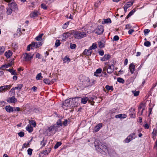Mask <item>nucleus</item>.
Masks as SVG:
<instances>
[{"label": "nucleus", "mask_w": 157, "mask_h": 157, "mask_svg": "<svg viewBox=\"0 0 157 157\" xmlns=\"http://www.w3.org/2000/svg\"><path fill=\"white\" fill-rule=\"evenodd\" d=\"M29 124L31 125V124L34 127L36 125V122L33 120H29Z\"/></svg>", "instance_id": "nucleus-40"}, {"label": "nucleus", "mask_w": 157, "mask_h": 157, "mask_svg": "<svg viewBox=\"0 0 157 157\" xmlns=\"http://www.w3.org/2000/svg\"><path fill=\"white\" fill-rule=\"evenodd\" d=\"M43 82L45 84L50 85L51 84V81L48 78L44 79Z\"/></svg>", "instance_id": "nucleus-41"}, {"label": "nucleus", "mask_w": 157, "mask_h": 157, "mask_svg": "<svg viewBox=\"0 0 157 157\" xmlns=\"http://www.w3.org/2000/svg\"><path fill=\"white\" fill-rule=\"evenodd\" d=\"M38 12L36 10L34 11V12L30 14V16L32 18H35L38 16Z\"/></svg>", "instance_id": "nucleus-20"}, {"label": "nucleus", "mask_w": 157, "mask_h": 157, "mask_svg": "<svg viewBox=\"0 0 157 157\" xmlns=\"http://www.w3.org/2000/svg\"><path fill=\"white\" fill-rule=\"evenodd\" d=\"M119 37L117 35L115 36L113 38V40L117 41L119 40Z\"/></svg>", "instance_id": "nucleus-56"}, {"label": "nucleus", "mask_w": 157, "mask_h": 157, "mask_svg": "<svg viewBox=\"0 0 157 157\" xmlns=\"http://www.w3.org/2000/svg\"><path fill=\"white\" fill-rule=\"evenodd\" d=\"M41 7L44 10H46L47 8V6L44 3L41 4Z\"/></svg>", "instance_id": "nucleus-50"}, {"label": "nucleus", "mask_w": 157, "mask_h": 157, "mask_svg": "<svg viewBox=\"0 0 157 157\" xmlns=\"http://www.w3.org/2000/svg\"><path fill=\"white\" fill-rule=\"evenodd\" d=\"M104 31V27L101 25L97 26V28L94 30L95 33L98 35H101L102 34Z\"/></svg>", "instance_id": "nucleus-4"}, {"label": "nucleus", "mask_w": 157, "mask_h": 157, "mask_svg": "<svg viewBox=\"0 0 157 157\" xmlns=\"http://www.w3.org/2000/svg\"><path fill=\"white\" fill-rule=\"evenodd\" d=\"M12 54L13 53L11 51L8 50V51L5 52V56L7 58H8L12 55Z\"/></svg>", "instance_id": "nucleus-22"}, {"label": "nucleus", "mask_w": 157, "mask_h": 157, "mask_svg": "<svg viewBox=\"0 0 157 157\" xmlns=\"http://www.w3.org/2000/svg\"><path fill=\"white\" fill-rule=\"evenodd\" d=\"M56 125H57L56 126L58 128H59L60 126H62L63 124L62 121L60 119H58L56 122V124H55Z\"/></svg>", "instance_id": "nucleus-23"}, {"label": "nucleus", "mask_w": 157, "mask_h": 157, "mask_svg": "<svg viewBox=\"0 0 157 157\" xmlns=\"http://www.w3.org/2000/svg\"><path fill=\"white\" fill-rule=\"evenodd\" d=\"M85 81L84 82V84L86 87L91 86L93 84L94 81L93 80L90 81L88 77H85Z\"/></svg>", "instance_id": "nucleus-5"}, {"label": "nucleus", "mask_w": 157, "mask_h": 157, "mask_svg": "<svg viewBox=\"0 0 157 157\" xmlns=\"http://www.w3.org/2000/svg\"><path fill=\"white\" fill-rule=\"evenodd\" d=\"M26 130L28 131L29 132H30L33 131V128L31 126L30 124H28L26 128Z\"/></svg>", "instance_id": "nucleus-26"}, {"label": "nucleus", "mask_w": 157, "mask_h": 157, "mask_svg": "<svg viewBox=\"0 0 157 157\" xmlns=\"http://www.w3.org/2000/svg\"><path fill=\"white\" fill-rule=\"evenodd\" d=\"M85 81L84 82V84L86 87L91 86L93 84L94 81L93 80L90 81L88 77H85Z\"/></svg>", "instance_id": "nucleus-7"}, {"label": "nucleus", "mask_w": 157, "mask_h": 157, "mask_svg": "<svg viewBox=\"0 0 157 157\" xmlns=\"http://www.w3.org/2000/svg\"><path fill=\"white\" fill-rule=\"evenodd\" d=\"M7 101L10 103H14L17 101V100L16 99H9Z\"/></svg>", "instance_id": "nucleus-33"}, {"label": "nucleus", "mask_w": 157, "mask_h": 157, "mask_svg": "<svg viewBox=\"0 0 157 157\" xmlns=\"http://www.w3.org/2000/svg\"><path fill=\"white\" fill-rule=\"evenodd\" d=\"M151 45V42L149 41H146L144 43V45L147 47H149Z\"/></svg>", "instance_id": "nucleus-42"}, {"label": "nucleus", "mask_w": 157, "mask_h": 157, "mask_svg": "<svg viewBox=\"0 0 157 157\" xmlns=\"http://www.w3.org/2000/svg\"><path fill=\"white\" fill-rule=\"evenodd\" d=\"M143 108L145 109L144 105L143 104H141L140 105L138 108L139 113H140V111L141 110V109H143Z\"/></svg>", "instance_id": "nucleus-44"}, {"label": "nucleus", "mask_w": 157, "mask_h": 157, "mask_svg": "<svg viewBox=\"0 0 157 157\" xmlns=\"http://www.w3.org/2000/svg\"><path fill=\"white\" fill-rule=\"evenodd\" d=\"M114 67V65L113 64H112L111 65L109 66L107 70V72L110 74L113 71Z\"/></svg>", "instance_id": "nucleus-15"}, {"label": "nucleus", "mask_w": 157, "mask_h": 157, "mask_svg": "<svg viewBox=\"0 0 157 157\" xmlns=\"http://www.w3.org/2000/svg\"><path fill=\"white\" fill-rule=\"evenodd\" d=\"M98 47L100 48H102L104 47V44L101 41H100L98 43Z\"/></svg>", "instance_id": "nucleus-32"}, {"label": "nucleus", "mask_w": 157, "mask_h": 157, "mask_svg": "<svg viewBox=\"0 0 157 157\" xmlns=\"http://www.w3.org/2000/svg\"><path fill=\"white\" fill-rule=\"evenodd\" d=\"M9 7L13 9L14 11H17L18 10L17 5L14 2H12L10 3L9 4Z\"/></svg>", "instance_id": "nucleus-9"}, {"label": "nucleus", "mask_w": 157, "mask_h": 157, "mask_svg": "<svg viewBox=\"0 0 157 157\" xmlns=\"http://www.w3.org/2000/svg\"><path fill=\"white\" fill-rule=\"evenodd\" d=\"M126 117V115L125 114H121L115 116L116 118H124Z\"/></svg>", "instance_id": "nucleus-24"}, {"label": "nucleus", "mask_w": 157, "mask_h": 157, "mask_svg": "<svg viewBox=\"0 0 157 157\" xmlns=\"http://www.w3.org/2000/svg\"><path fill=\"white\" fill-rule=\"evenodd\" d=\"M133 14L131 13L130 12L128 14V15H127L126 17L125 18V19H128Z\"/></svg>", "instance_id": "nucleus-62"}, {"label": "nucleus", "mask_w": 157, "mask_h": 157, "mask_svg": "<svg viewBox=\"0 0 157 157\" xmlns=\"http://www.w3.org/2000/svg\"><path fill=\"white\" fill-rule=\"evenodd\" d=\"M61 144V143L60 142H58L57 144L54 146V148L55 149L57 148Z\"/></svg>", "instance_id": "nucleus-48"}, {"label": "nucleus", "mask_w": 157, "mask_h": 157, "mask_svg": "<svg viewBox=\"0 0 157 157\" xmlns=\"http://www.w3.org/2000/svg\"><path fill=\"white\" fill-rule=\"evenodd\" d=\"M128 63V59H125L124 61V65L126 66V65H127Z\"/></svg>", "instance_id": "nucleus-64"}, {"label": "nucleus", "mask_w": 157, "mask_h": 157, "mask_svg": "<svg viewBox=\"0 0 157 157\" xmlns=\"http://www.w3.org/2000/svg\"><path fill=\"white\" fill-rule=\"evenodd\" d=\"M60 42L59 40H56L55 44V47L56 48L59 46L60 44Z\"/></svg>", "instance_id": "nucleus-39"}, {"label": "nucleus", "mask_w": 157, "mask_h": 157, "mask_svg": "<svg viewBox=\"0 0 157 157\" xmlns=\"http://www.w3.org/2000/svg\"><path fill=\"white\" fill-rule=\"evenodd\" d=\"M92 52V50H90V48H89L88 49H85L83 52V53L84 55H85L87 56H89L91 54Z\"/></svg>", "instance_id": "nucleus-19"}, {"label": "nucleus", "mask_w": 157, "mask_h": 157, "mask_svg": "<svg viewBox=\"0 0 157 157\" xmlns=\"http://www.w3.org/2000/svg\"><path fill=\"white\" fill-rule=\"evenodd\" d=\"M11 74L12 75H17V74L15 70H13V71H12V73H11Z\"/></svg>", "instance_id": "nucleus-63"}, {"label": "nucleus", "mask_w": 157, "mask_h": 157, "mask_svg": "<svg viewBox=\"0 0 157 157\" xmlns=\"http://www.w3.org/2000/svg\"><path fill=\"white\" fill-rule=\"evenodd\" d=\"M135 135V133H132L130 134L126 139H125L124 140L125 142L126 143H129L133 139V136Z\"/></svg>", "instance_id": "nucleus-11"}, {"label": "nucleus", "mask_w": 157, "mask_h": 157, "mask_svg": "<svg viewBox=\"0 0 157 157\" xmlns=\"http://www.w3.org/2000/svg\"><path fill=\"white\" fill-rule=\"evenodd\" d=\"M101 127L102 124L101 123H99L98 124V125L95 127L94 129L95 132H98Z\"/></svg>", "instance_id": "nucleus-27"}, {"label": "nucleus", "mask_w": 157, "mask_h": 157, "mask_svg": "<svg viewBox=\"0 0 157 157\" xmlns=\"http://www.w3.org/2000/svg\"><path fill=\"white\" fill-rule=\"evenodd\" d=\"M33 55H31L30 53H25L24 55V58L26 61H30L33 58Z\"/></svg>", "instance_id": "nucleus-10"}, {"label": "nucleus", "mask_w": 157, "mask_h": 157, "mask_svg": "<svg viewBox=\"0 0 157 157\" xmlns=\"http://www.w3.org/2000/svg\"><path fill=\"white\" fill-rule=\"evenodd\" d=\"M135 109L131 108L129 110V111L131 112H132V113L129 114L130 116L131 117L134 118L135 116Z\"/></svg>", "instance_id": "nucleus-21"}, {"label": "nucleus", "mask_w": 157, "mask_h": 157, "mask_svg": "<svg viewBox=\"0 0 157 157\" xmlns=\"http://www.w3.org/2000/svg\"><path fill=\"white\" fill-rule=\"evenodd\" d=\"M105 88L108 90H113V88L112 86H109V85H106L105 87Z\"/></svg>", "instance_id": "nucleus-36"}, {"label": "nucleus", "mask_w": 157, "mask_h": 157, "mask_svg": "<svg viewBox=\"0 0 157 157\" xmlns=\"http://www.w3.org/2000/svg\"><path fill=\"white\" fill-rule=\"evenodd\" d=\"M43 35V33H41V34H39L38 36H37L35 38L36 40L37 41L40 40V39H41Z\"/></svg>", "instance_id": "nucleus-31"}, {"label": "nucleus", "mask_w": 157, "mask_h": 157, "mask_svg": "<svg viewBox=\"0 0 157 157\" xmlns=\"http://www.w3.org/2000/svg\"><path fill=\"white\" fill-rule=\"evenodd\" d=\"M102 70L101 68H99L96 70L95 72L94 73V75L97 76L98 75H96L97 74H100L101 73Z\"/></svg>", "instance_id": "nucleus-30"}, {"label": "nucleus", "mask_w": 157, "mask_h": 157, "mask_svg": "<svg viewBox=\"0 0 157 157\" xmlns=\"http://www.w3.org/2000/svg\"><path fill=\"white\" fill-rule=\"evenodd\" d=\"M71 35L76 39H80L87 36V34L84 32H81L76 30H72L71 32Z\"/></svg>", "instance_id": "nucleus-2"}, {"label": "nucleus", "mask_w": 157, "mask_h": 157, "mask_svg": "<svg viewBox=\"0 0 157 157\" xmlns=\"http://www.w3.org/2000/svg\"><path fill=\"white\" fill-rule=\"evenodd\" d=\"M5 48L3 46H0V55H1L4 52Z\"/></svg>", "instance_id": "nucleus-43"}, {"label": "nucleus", "mask_w": 157, "mask_h": 157, "mask_svg": "<svg viewBox=\"0 0 157 157\" xmlns=\"http://www.w3.org/2000/svg\"><path fill=\"white\" fill-rule=\"evenodd\" d=\"M33 150L31 148H29L28 150H27V152L28 154L31 155H32V152Z\"/></svg>", "instance_id": "nucleus-54"}, {"label": "nucleus", "mask_w": 157, "mask_h": 157, "mask_svg": "<svg viewBox=\"0 0 157 157\" xmlns=\"http://www.w3.org/2000/svg\"><path fill=\"white\" fill-rule=\"evenodd\" d=\"M9 67V66H8V64H5L2 66L1 68H8Z\"/></svg>", "instance_id": "nucleus-59"}, {"label": "nucleus", "mask_w": 157, "mask_h": 157, "mask_svg": "<svg viewBox=\"0 0 157 157\" xmlns=\"http://www.w3.org/2000/svg\"><path fill=\"white\" fill-rule=\"evenodd\" d=\"M98 52L99 53V55L101 56H102L104 55V52L103 50H101L99 51H98Z\"/></svg>", "instance_id": "nucleus-58"}, {"label": "nucleus", "mask_w": 157, "mask_h": 157, "mask_svg": "<svg viewBox=\"0 0 157 157\" xmlns=\"http://www.w3.org/2000/svg\"><path fill=\"white\" fill-rule=\"evenodd\" d=\"M139 91H135L134 92H133L134 94V95L135 96H137L139 95Z\"/></svg>", "instance_id": "nucleus-57"}, {"label": "nucleus", "mask_w": 157, "mask_h": 157, "mask_svg": "<svg viewBox=\"0 0 157 157\" xmlns=\"http://www.w3.org/2000/svg\"><path fill=\"white\" fill-rule=\"evenodd\" d=\"M94 146L96 150L102 154H104L108 151V150L106 146L102 144L98 140H96L94 142Z\"/></svg>", "instance_id": "nucleus-1"}, {"label": "nucleus", "mask_w": 157, "mask_h": 157, "mask_svg": "<svg viewBox=\"0 0 157 157\" xmlns=\"http://www.w3.org/2000/svg\"><path fill=\"white\" fill-rule=\"evenodd\" d=\"M18 135L21 137H23L24 136V133L23 132H20L18 133Z\"/></svg>", "instance_id": "nucleus-55"}, {"label": "nucleus", "mask_w": 157, "mask_h": 157, "mask_svg": "<svg viewBox=\"0 0 157 157\" xmlns=\"http://www.w3.org/2000/svg\"><path fill=\"white\" fill-rule=\"evenodd\" d=\"M55 124L49 127H48V129L46 130L45 133L47 135H49L50 134V132L54 131L55 132L57 131L58 128Z\"/></svg>", "instance_id": "nucleus-3"}, {"label": "nucleus", "mask_w": 157, "mask_h": 157, "mask_svg": "<svg viewBox=\"0 0 157 157\" xmlns=\"http://www.w3.org/2000/svg\"><path fill=\"white\" fill-rule=\"evenodd\" d=\"M111 22V21L110 18L105 19H104V23H110Z\"/></svg>", "instance_id": "nucleus-38"}, {"label": "nucleus", "mask_w": 157, "mask_h": 157, "mask_svg": "<svg viewBox=\"0 0 157 157\" xmlns=\"http://www.w3.org/2000/svg\"><path fill=\"white\" fill-rule=\"evenodd\" d=\"M117 81L121 83H123L124 82V79L120 77H119L117 78Z\"/></svg>", "instance_id": "nucleus-37"}, {"label": "nucleus", "mask_w": 157, "mask_h": 157, "mask_svg": "<svg viewBox=\"0 0 157 157\" xmlns=\"http://www.w3.org/2000/svg\"><path fill=\"white\" fill-rule=\"evenodd\" d=\"M97 46L96 44L93 43L92 45L89 47L90 50H92V49H95L97 48Z\"/></svg>", "instance_id": "nucleus-29"}, {"label": "nucleus", "mask_w": 157, "mask_h": 157, "mask_svg": "<svg viewBox=\"0 0 157 157\" xmlns=\"http://www.w3.org/2000/svg\"><path fill=\"white\" fill-rule=\"evenodd\" d=\"M94 99H90L88 100V99H82L81 102L83 104H85L88 101L89 102H90L91 105H93L94 102L93 101Z\"/></svg>", "instance_id": "nucleus-13"}, {"label": "nucleus", "mask_w": 157, "mask_h": 157, "mask_svg": "<svg viewBox=\"0 0 157 157\" xmlns=\"http://www.w3.org/2000/svg\"><path fill=\"white\" fill-rule=\"evenodd\" d=\"M11 86L12 85H11L3 86V87H4L5 90L6 89H10Z\"/></svg>", "instance_id": "nucleus-51"}, {"label": "nucleus", "mask_w": 157, "mask_h": 157, "mask_svg": "<svg viewBox=\"0 0 157 157\" xmlns=\"http://www.w3.org/2000/svg\"><path fill=\"white\" fill-rule=\"evenodd\" d=\"M23 87V85L22 84H17V86L14 87V88L16 90H20Z\"/></svg>", "instance_id": "nucleus-28"}, {"label": "nucleus", "mask_w": 157, "mask_h": 157, "mask_svg": "<svg viewBox=\"0 0 157 157\" xmlns=\"http://www.w3.org/2000/svg\"><path fill=\"white\" fill-rule=\"evenodd\" d=\"M85 81L84 82V84L86 87L91 86L93 84L94 81L93 80L90 81L88 77H85Z\"/></svg>", "instance_id": "nucleus-6"}, {"label": "nucleus", "mask_w": 157, "mask_h": 157, "mask_svg": "<svg viewBox=\"0 0 157 157\" xmlns=\"http://www.w3.org/2000/svg\"><path fill=\"white\" fill-rule=\"evenodd\" d=\"M13 10L10 7L7 8L6 13L8 15H10L12 12Z\"/></svg>", "instance_id": "nucleus-34"}, {"label": "nucleus", "mask_w": 157, "mask_h": 157, "mask_svg": "<svg viewBox=\"0 0 157 157\" xmlns=\"http://www.w3.org/2000/svg\"><path fill=\"white\" fill-rule=\"evenodd\" d=\"M31 44L33 49L35 48H39L42 45L41 42H33Z\"/></svg>", "instance_id": "nucleus-12"}, {"label": "nucleus", "mask_w": 157, "mask_h": 157, "mask_svg": "<svg viewBox=\"0 0 157 157\" xmlns=\"http://www.w3.org/2000/svg\"><path fill=\"white\" fill-rule=\"evenodd\" d=\"M70 48L71 49H74L76 48V45L75 44H72L71 43L70 44Z\"/></svg>", "instance_id": "nucleus-46"}, {"label": "nucleus", "mask_w": 157, "mask_h": 157, "mask_svg": "<svg viewBox=\"0 0 157 157\" xmlns=\"http://www.w3.org/2000/svg\"><path fill=\"white\" fill-rule=\"evenodd\" d=\"M43 77L41 76V73H38L36 76V79L37 80H39L41 78H42Z\"/></svg>", "instance_id": "nucleus-35"}, {"label": "nucleus", "mask_w": 157, "mask_h": 157, "mask_svg": "<svg viewBox=\"0 0 157 157\" xmlns=\"http://www.w3.org/2000/svg\"><path fill=\"white\" fill-rule=\"evenodd\" d=\"M134 30L133 29H130L128 31V33L130 34H132V33H133V32H134Z\"/></svg>", "instance_id": "nucleus-60"}, {"label": "nucleus", "mask_w": 157, "mask_h": 157, "mask_svg": "<svg viewBox=\"0 0 157 157\" xmlns=\"http://www.w3.org/2000/svg\"><path fill=\"white\" fill-rule=\"evenodd\" d=\"M71 35V33L67 32L63 33L62 35V40L64 41L66 40V39L70 37Z\"/></svg>", "instance_id": "nucleus-16"}, {"label": "nucleus", "mask_w": 157, "mask_h": 157, "mask_svg": "<svg viewBox=\"0 0 157 157\" xmlns=\"http://www.w3.org/2000/svg\"><path fill=\"white\" fill-rule=\"evenodd\" d=\"M5 109L7 112L9 113L13 112V107L10 106V105L6 106L5 107Z\"/></svg>", "instance_id": "nucleus-18"}, {"label": "nucleus", "mask_w": 157, "mask_h": 157, "mask_svg": "<svg viewBox=\"0 0 157 157\" xmlns=\"http://www.w3.org/2000/svg\"><path fill=\"white\" fill-rule=\"evenodd\" d=\"M30 47H31V48L32 49H33V47L32 46V45L31 44V43L29 44L27 47V50L28 51H29L30 50Z\"/></svg>", "instance_id": "nucleus-53"}, {"label": "nucleus", "mask_w": 157, "mask_h": 157, "mask_svg": "<svg viewBox=\"0 0 157 157\" xmlns=\"http://www.w3.org/2000/svg\"><path fill=\"white\" fill-rule=\"evenodd\" d=\"M70 99H66L63 102L62 107L64 109L67 110V108L70 106Z\"/></svg>", "instance_id": "nucleus-8"}, {"label": "nucleus", "mask_w": 157, "mask_h": 157, "mask_svg": "<svg viewBox=\"0 0 157 157\" xmlns=\"http://www.w3.org/2000/svg\"><path fill=\"white\" fill-rule=\"evenodd\" d=\"M70 59L69 58L67 57V56H66L63 59V61H65L66 62H69L70 61Z\"/></svg>", "instance_id": "nucleus-52"}, {"label": "nucleus", "mask_w": 157, "mask_h": 157, "mask_svg": "<svg viewBox=\"0 0 157 157\" xmlns=\"http://www.w3.org/2000/svg\"><path fill=\"white\" fill-rule=\"evenodd\" d=\"M13 110L15 111H20V108L19 107H14Z\"/></svg>", "instance_id": "nucleus-61"}, {"label": "nucleus", "mask_w": 157, "mask_h": 157, "mask_svg": "<svg viewBox=\"0 0 157 157\" xmlns=\"http://www.w3.org/2000/svg\"><path fill=\"white\" fill-rule=\"evenodd\" d=\"M150 30L149 29H146L144 30V35L145 36H147L148 33H149Z\"/></svg>", "instance_id": "nucleus-45"}, {"label": "nucleus", "mask_w": 157, "mask_h": 157, "mask_svg": "<svg viewBox=\"0 0 157 157\" xmlns=\"http://www.w3.org/2000/svg\"><path fill=\"white\" fill-rule=\"evenodd\" d=\"M70 123V121L69 120L66 119L63 122V124L65 126L67 125V124Z\"/></svg>", "instance_id": "nucleus-49"}, {"label": "nucleus", "mask_w": 157, "mask_h": 157, "mask_svg": "<svg viewBox=\"0 0 157 157\" xmlns=\"http://www.w3.org/2000/svg\"><path fill=\"white\" fill-rule=\"evenodd\" d=\"M129 69L132 74H133L135 70V66L133 63H131L129 67Z\"/></svg>", "instance_id": "nucleus-17"}, {"label": "nucleus", "mask_w": 157, "mask_h": 157, "mask_svg": "<svg viewBox=\"0 0 157 157\" xmlns=\"http://www.w3.org/2000/svg\"><path fill=\"white\" fill-rule=\"evenodd\" d=\"M4 10V6L0 5V15L2 14Z\"/></svg>", "instance_id": "nucleus-47"}, {"label": "nucleus", "mask_w": 157, "mask_h": 157, "mask_svg": "<svg viewBox=\"0 0 157 157\" xmlns=\"http://www.w3.org/2000/svg\"><path fill=\"white\" fill-rule=\"evenodd\" d=\"M133 3V2H127L126 4H125L124 7L128 9V8L132 6Z\"/></svg>", "instance_id": "nucleus-25"}, {"label": "nucleus", "mask_w": 157, "mask_h": 157, "mask_svg": "<svg viewBox=\"0 0 157 157\" xmlns=\"http://www.w3.org/2000/svg\"><path fill=\"white\" fill-rule=\"evenodd\" d=\"M111 57V55L109 54H105L100 60L101 61H105L109 59Z\"/></svg>", "instance_id": "nucleus-14"}]
</instances>
